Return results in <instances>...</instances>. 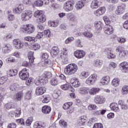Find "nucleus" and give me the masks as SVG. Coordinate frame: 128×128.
<instances>
[{
	"label": "nucleus",
	"instance_id": "64",
	"mask_svg": "<svg viewBox=\"0 0 128 128\" xmlns=\"http://www.w3.org/2000/svg\"><path fill=\"white\" fill-rule=\"evenodd\" d=\"M8 128H16V124L15 123L12 122L8 124Z\"/></svg>",
	"mask_w": 128,
	"mask_h": 128
},
{
	"label": "nucleus",
	"instance_id": "30",
	"mask_svg": "<svg viewBox=\"0 0 128 128\" xmlns=\"http://www.w3.org/2000/svg\"><path fill=\"white\" fill-rule=\"evenodd\" d=\"M60 52V48L56 46H54L51 50L50 54L53 56H58Z\"/></svg>",
	"mask_w": 128,
	"mask_h": 128
},
{
	"label": "nucleus",
	"instance_id": "19",
	"mask_svg": "<svg viewBox=\"0 0 128 128\" xmlns=\"http://www.w3.org/2000/svg\"><path fill=\"white\" fill-rule=\"evenodd\" d=\"M46 91V88L45 87H38L36 90V94L37 96H42Z\"/></svg>",
	"mask_w": 128,
	"mask_h": 128
},
{
	"label": "nucleus",
	"instance_id": "58",
	"mask_svg": "<svg viewBox=\"0 0 128 128\" xmlns=\"http://www.w3.org/2000/svg\"><path fill=\"white\" fill-rule=\"evenodd\" d=\"M44 4V3L42 1H41V0H38L35 2L36 6H42Z\"/></svg>",
	"mask_w": 128,
	"mask_h": 128
},
{
	"label": "nucleus",
	"instance_id": "28",
	"mask_svg": "<svg viewBox=\"0 0 128 128\" xmlns=\"http://www.w3.org/2000/svg\"><path fill=\"white\" fill-rule=\"evenodd\" d=\"M100 90V88H93L91 89L89 88L88 92L90 96H94V94L99 92Z\"/></svg>",
	"mask_w": 128,
	"mask_h": 128
},
{
	"label": "nucleus",
	"instance_id": "17",
	"mask_svg": "<svg viewBox=\"0 0 128 128\" xmlns=\"http://www.w3.org/2000/svg\"><path fill=\"white\" fill-rule=\"evenodd\" d=\"M90 88L88 87H81L78 90V92L82 96H86L88 94Z\"/></svg>",
	"mask_w": 128,
	"mask_h": 128
},
{
	"label": "nucleus",
	"instance_id": "47",
	"mask_svg": "<svg viewBox=\"0 0 128 128\" xmlns=\"http://www.w3.org/2000/svg\"><path fill=\"white\" fill-rule=\"evenodd\" d=\"M9 74L10 76H14L18 74V70L16 69L10 70H9Z\"/></svg>",
	"mask_w": 128,
	"mask_h": 128
},
{
	"label": "nucleus",
	"instance_id": "57",
	"mask_svg": "<svg viewBox=\"0 0 128 128\" xmlns=\"http://www.w3.org/2000/svg\"><path fill=\"white\" fill-rule=\"evenodd\" d=\"M118 40L120 44H124V42H126V40L124 38L119 37L118 38Z\"/></svg>",
	"mask_w": 128,
	"mask_h": 128
},
{
	"label": "nucleus",
	"instance_id": "15",
	"mask_svg": "<svg viewBox=\"0 0 128 128\" xmlns=\"http://www.w3.org/2000/svg\"><path fill=\"white\" fill-rule=\"evenodd\" d=\"M24 6L22 4H18L14 10V12L17 14H20L22 12L24 11Z\"/></svg>",
	"mask_w": 128,
	"mask_h": 128
},
{
	"label": "nucleus",
	"instance_id": "36",
	"mask_svg": "<svg viewBox=\"0 0 128 128\" xmlns=\"http://www.w3.org/2000/svg\"><path fill=\"white\" fill-rule=\"evenodd\" d=\"M84 6V4L81 1L78 2L75 6L76 8L78 10H82Z\"/></svg>",
	"mask_w": 128,
	"mask_h": 128
},
{
	"label": "nucleus",
	"instance_id": "10",
	"mask_svg": "<svg viewBox=\"0 0 128 128\" xmlns=\"http://www.w3.org/2000/svg\"><path fill=\"white\" fill-rule=\"evenodd\" d=\"M13 44L17 50H20L24 48V42L20 39H14L13 40Z\"/></svg>",
	"mask_w": 128,
	"mask_h": 128
},
{
	"label": "nucleus",
	"instance_id": "16",
	"mask_svg": "<svg viewBox=\"0 0 128 128\" xmlns=\"http://www.w3.org/2000/svg\"><path fill=\"white\" fill-rule=\"evenodd\" d=\"M70 82L74 88H79V86H80V82L78 81V79L76 78H71Z\"/></svg>",
	"mask_w": 128,
	"mask_h": 128
},
{
	"label": "nucleus",
	"instance_id": "31",
	"mask_svg": "<svg viewBox=\"0 0 128 128\" xmlns=\"http://www.w3.org/2000/svg\"><path fill=\"white\" fill-rule=\"evenodd\" d=\"M34 128H46V124H42L40 122H36L33 126Z\"/></svg>",
	"mask_w": 128,
	"mask_h": 128
},
{
	"label": "nucleus",
	"instance_id": "32",
	"mask_svg": "<svg viewBox=\"0 0 128 128\" xmlns=\"http://www.w3.org/2000/svg\"><path fill=\"white\" fill-rule=\"evenodd\" d=\"M29 48L32 50H38L40 48V45L38 43H36L32 46H29Z\"/></svg>",
	"mask_w": 128,
	"mask_h": 128
},
{
	"label": "nucleus",
	"instance_id": "5",
	"mask_svg": "<svg viewBox=\"0 0 128 128\" xmlns=\"http://www.w3.org/2000/svg\"><path fill=\"white\" fill-rule=\"evenodd\" d=\"M96 80H98V75L96 74H93L86 80V82L87 84L90 86V84H94Z\"/></svg>",
	"mask_w": 128,
	"mask_h": 128
},
{
	"label": "nucleus",
	"instance_id": "54",
	"mask_svg": "<svg viewBox=\"0 0 128 128\" xmlns=\"http://www.w3.org/2000/svg\"><path fill=\"white\" fill-rule=\"evenodd\" d=\"M24 40H27L28 42H34L36 41V38L32 36H26L24 38Z\"/></svg>",
	"mask_w": 128,
	"mask_h": 128
},
{
	"label": "nucleus",
	"instance_id": "22",
	"mask_svg": "<svg viewBox=\"0 0 128 128\" xmlns=\"http://www.w3.org/2000/svg\"><path fill=\"white\" fill-rule=\"evenodd\" d=\"M61 88L64 90H70V92H74V89L72 87V86L70 84H64L61 86Z\"/></svg>",
	"mask_w": 128,
	"mask_h": 128
},
{
	"label": "nucleus",
	"instance_id": "29",
	"mask_svg": "<svg viewBox=\"0 0 128 128\" xmlns=\"http://www.w3.org/2000/svg\"><path fill=\"white\" fill-rule=\"evenodd\" d=\"M120 66L122 68L123 72H128V62H123L120 64Z\"/></svg>",
	"mask_w": 128,
	"mask_h": 128
},
{
	"label": "nucleus",
	"instance_id": "38",
	"mask_svg": "<svg viewBox=\"0 0 128 128\" xmlns=\"http://www.w3.org/2000/svg\"><path fill=\"white\" fill-rule=\"evenodd\" d=\"M44 12H42V10H38L34 12V18H38L42 16Z\"/></svg>",
	"mask_w": 128,
	"mask_h": 128
},
{
	"label": "nucleus",
	"instance_id": "44",
	"mask_svg": "<svg viewBox=\"0 0 128 128\" xmlns=\"http://www.w3.org/2000/svg\"><path fill=\"white\" fill-rule=\"evenodd\" d=\"M72 102H68L66 103L63 105V108L65 110H68V108H70L72 106Z\"/></svg>",
	"mask_w": 128,
	"mask_h": 128
},
{
	"label": "nucleus",
	"instance_id": "37",
	"mask_svg": "<svg viewBox=\"0 0 128 128\" xmlns=\"http://www.w3.org/2000/svg\"><path fill=\"white\" fill-rule=\"evenodd\" d=\"M88 76H90V74L88 73V72H82L80 74V78L82 80H84V78H88Z\"/></svg>",
	"mask_w": 128,
	"mask_h": 128
},
{
	"label": "nucleus",
	"instance_id": "55",
	"mask_svg": "<svg viewBox=\"0 0 128 128\" xmlns=\"http://www.w3.org/2000/svg\"><path fill=\"white\" fill-rule=\"evenodd\" d=\"M60 124L61 126H63L64 128H66L68 126L66 122L64 120H60Z\"/></svg>",
	"mask_w": 128,
	"mask_h": 128
},
{
	"label": "nucleus",
	"instance_id": "51",
	"mask_svg": "<svg viewBox=\"0 0 128 128\" xmlns=\"http://www.w3.org/2000/svg\"><path fill=\"white\" fill-rule=\"evenodd\" d=\"M83 35L86 38H92V33L90 32H85L83 33Z\"/></svg>",
	"mask_w": 128,
	"mask_h": 128
},
{
	"label": "nucleus",
	"instance_id": "21",
	"mask_svg": "<svg viewBox=\"0 0 128 128\" xmlns=\"http://www.w3.org/2000/svg\"><path fill=\"white\" fill-rule=\"evenodd\" d=\"M104 32L106 34H112L114 32V28L112 25L104 28Z\"/></svg>",
	"mask_w": 128,
	"mask_h": 128
},
{
	"label": "nucleus",
	"instance_id": "25",
	"mask_svg": "<svg viewBox=\"0 0 128 128\" xmlns=\"http://www.w3.org/2000/svg\"><path fill=\"white\" fill-rule=\"evenodd\" d=\"M110 108L112 110L118 112H120V108H118V104L116 103H112L110 104Z\"/></svg>",
	"mask_w": 128,
	"mask_h": 128
},
{
	"label": "nucleus",
	"instance_id": "45",
	"mask_svg": "<svg viewBox=\"0 0 128 128\" xmlns=\"http://www.w3.org/2000/svg\"><path fill=\"white\" fill-rule=\"evenodd\" d=\"M103 20H104L106 26H110V18L108 17V16H104L103 17Z\"/></svg>",
	"mask_w": 128,
	"mask_h": 128
},
{
	"label": "nucleus",
	"instance_id": "26",
	"mask_svg": "<svg viewBox=\"0 0 128 128\" xmlns=\"http://www.w3.org/2000/svg\"><path fill=\"white\" fill-rule=\"evenodd\" d=\"M24 94H22V92H18L14 96V100L20 102V100H22V98Z\"/></svg>",
	"mask_w": 128,
	"mask_h": 128
},
{
	"label": "nucleus",
	"instance_id": "18",
	"mask_svg": "<svg viewBox=\"0 0 128 128\" xmlns=\"http://www.w3.org/2000/svg\"><path fill=\"white\" fill-rule=\"evenodd\" d=\"M100 0H93L90 4V8L93 10L94 8H98L100 6Z\"/></svg>",
	"mask_w": 128,
	"mask_h": 128
},
{
	"label": "nucleus",
	"instance_id": "24",
	"mask_svg": "<svg viewBox=\"0 0 128 128\" xmlns=\"http://www.w3.org/2000/svg\"><path fill=\"white\" fill-rule=\"evenodd\" d=\"M110 76H104L101 80L100 84L103 86H106L108 84V82H110Z\"/></svg>",
	"mask_w": 128,
	"mask_h": 128
},
{
	"label": "nucleus",
	"instance_id": "8",
	"mask_svg": "<svg viewBox=\"0 0 128 128\" xmlns=\"http://www.w3.org/2000/svg\"><path fill=\"white\" fill-rule=\"evenodd\" d=\"M36 28L32 24H28L26 25V27L22 29L24 32L26 34H32L34 32Z\"/></svg>",
	"mask_w": 128,
	"mask_h": 128
},
{
	"label": "nucleus",
	"instance_id": "56",
	"mask_svg": "<svg viewBox=\"0 0 128 128\" xmlns=\"http://www.w3.org/2000/svg\"><path fill=\"white\" fill-rule=\"evenodd\" d=\"M16 122L18 124H21V126H24V120L23 118L17 119Z\"/></svg>",
	"mask_w": 128,
	"mask_h": 128
},
{
	"label": "nucleus",
	"instance_id": "4",
	"mask_svg": "<svg viewBox=\"0 0 128 128\" xmlns=\"http://www.w3.org/2000/svg\"><path fill=\"white\" fill-rule=\"evenodd\" d=\"M21 16L23 20H28L32 17V12L30 10H26L22 12Z\"/></svg>",
	"mask_w": 128,
	"mask_h": 128
},
{
	"label": "nucleus",
	"instance_id": "2",
	"mask_svg": "<svg viewBox=\"0 0 128 128\" xmlns=\"http://www.w3.org/2000/svg\"><path fill=\"white\" fill-rule=\"evenodd\" d=\"M78 65L74 63L68 64L64 68V72L66 74H74L78 72Z\"/></svg>",
	"mask_w": 128,
	"mask_h": 128
},
{
	"label": "nucleus",
	"instance_id": "46",
	"mask_svg": "<svg viewBox=\"0 0 128 128\" xmlns=\"http://www.w3.org/2000/svg\"><path fill=\"white\" fill-rule=\"evenodd\" d=\"M18 59L12 56H10L7 59V62H18Z\"/></svg>",
	"mask_w": 128,
	"mask_h": 128
},
{
	"label": "nucleus",
	"instance_id": "41",
	"mask_svg": "<svg viewBox=\"0 0 128 128\" xmlns=\"http://www.w3.org/2000/svg\"><path fill=\"white\" fill-rule=\"evenodd\" d=\"M38 20L39 22H40L41 24H44V22L46 20V15L43 14L42 16L38 18Z\"/></svg>",
	"mask_w": 128,
	"mask_h": 128
},
{
	"label": "nucleus",
	"instance_id": "53",
	"mask_svg": "<svg viewBox=\"0 0 128 128\" xmlns=\"http://www.w3.org/2000/svg\"><path fill=\"white\" fill-rule=\"evenodd\" d=\"M22 114V109L20 108H18L15 112V116L18 118Z\"/></svg>",
	"mask_w": 128,
	"mask_h": 128
},
{
	"label": "nucleus",
	"instance_id": "13",
	"mask_svg": "<svg viewBox=\"0 0 128 128\" xmlns=\"http://www.w3.org/2000/svg\"><path fill=\"white\" fill-rule=\"evenodd\" d=\"M74 56L77 58H82L86 56V52L82 50H77L74 52Z\"/></svg>",
	"mask_w": 128,
	"mask_h": 128
},
{
	"label": "nucleus",
	"instance_id": "42",
	"mask_svg": "<svg viewBox=\"0 0 128 128\" xmlns=\"http://www.w3.org/2000/svg\"><path fill=\"white\" fill-rule=\"evenodd\" d=\"M44 64L45 66H47L48 68H52L54 66V64L50 60H45Z\"/></svg>",
	"mask_w": 128,
	"mask_h": 128
},
{
	"label": "nucleus",
	"instance_id": "60",
	"mask_svg": "<svg viewBox=\"0 0 128 128\" xmlns=\"http://www.w3.org/2000/svg\"><path fill=\"white\" fill-rule=\"evenodd\" d=\"M44 35V32H38L36 36V38L40 40V38H43Z\"/></svg>",
	"mask_w": 128,
	"mask_h": 128
},
{
	"label": "nucleus",
	"instance_id": "7",
	"mask_svg": "<svg viewBox=\"0 0 128 128\" xmlns=\"http://www.w3.org/2000/svg\"><path fill=\"white\" fill-rule=\"evenodd\" d=\"M28 76H30V74H28V70L26 68H23L19 72V77L22 80H28Z\"/></svg>",
	"mask_w": 128,
	"mask_h": 128
},
{
	"label": "nucleus",
	"instance_id": "50",
	"mask_svg": "<svg viewBox=\"0 0 128 128\" xmlns=\"http://www.w3.org/2000/svg\"><path fill=\"white\" fill-rule=\"evenodd\" d=\"M50 84L52 86H58V80L56 78H53L50 80Z\"/></svg>",
	"mask_w": 128,
	"mask_h": 128
},
{
	"label": "nucleus",
	"instance_id": "40",
	"mask_svg": "<svg viewBox=\"0 0 128 128\" xmlns=\"http://www.w3.org/2000/svg\"><path fill=\"white\" fill-rule=\"evenodd\" d=\"M4 108L6 110H10V108H14L16 106L12 103L8 102L4 106Z\"/></svg>",
	"mask_w": 128,
	"mask_h": 128
},
{
	"label": "nucleus",
	"instance_id": "48",
	"mask_svg": "<svg viewBox=\"0 0 128 128\" xmlns=\"http://www.w3.org/2000/svg\"><path fill=\"white\" fill-rule=\"evenodd\" d=\"M34 120V118L32 116L29 117L26 120V124L28 126H30V124H32V122Z\"/></svg>",
	"mask_w": 128,
	"mask_h": 128
},
{
	"label": "nucleus",
	"instance_id": "27",
	"mask_svg": "<svg viewBox=\"0 0 128 128\" xmlns=\"http://www.w3.org/2000/svg\"><path fill=\"white\" fill-rule=\"evenodd\" d=\"M42 110L43 114H50V112L52 108L50 106H45L42 108Z\"/></svg>",
	"mask_w": 128,
	"mask_h": 128
},
{
	"label": "nucleus",
	"instance_id": "35",
	"mask_svg": "<svg viewBox=\"0 0 128 128\" xmlns=\"http://www.w3.org/2000/svg\"><path fill=\"white\" fill-rule=\"evenodd\" d=\"M120 80L118 78H114L112 80V84L113 86H115V88H116L120 86Z\"/></svg>",
	"mask_w": 128,
	"mask_h": 128
},
{
	"label": "nucleus",
	"instance_id": "14",
	"mask_svg": "<svg viewBox=\"0 0 128 128\" xmlns=\"http://www.w3.org/2000/svg\"><path fill=\"white\" fill-rule=\"evenodd\" d=\"M66 18L71 22H76V16L72 12H70L66 14Z\"/></svg>",
	"mask_w": 128,
	"mask_h": 128
},
{
	"label": "nucleus",
	"instance_id": "23",
	"mask_svg": "<svg viewBox=\"0 0 128 128\" xmlns=\"http://www.w3.org/2000/svg\"><path fill=\"white\" fill-rule=\"evenodd\" d=\"M94 26L96 30H102L104 24L100 21H96L94 22Z\"/></svg>",
	"mask_w": 128,
	"mask_h": 128
},
{
	"label": "nucleus",
	"instance_id": "63",
	"mask_svg": "<svg viewBox=\"0 0 128 128\" xmlns=\"http://www.w3.org/2000/svg\"><path fill=\"white\" fill-rule=\"evenodd\" d=\"M96 108V106L94 104H90L88 106V110H94Z\"/></svg>",
	"mask_w": 128,
	"mask_h": 128
},
{
	"label": "nucleus",
	"instance_id": "3",
	"mask_svg": "<svg viewBox=\"0 0 128 128\" xmlns=\"http://www.w3.org/2000/svg\"><path fill=\"white\" fill-rule=\"evenodd\" d=\"M116 52H119L118 56L120 58H124L128 54V50H124L122 46H118L116 49Z\"/></svg>",
	"mask_w": 128,
	"mask_h": 128
},
{
	"label": "nucleus",
	"instance_id": "20",
	"mask_svg": "<svg viewBox=\"0 0 128 128\" xmlns=\"http://www.w3.org/2000/svg\"><path fill=\"white\" fill-rule=\"evenodd\" d=\"M104 12H106V8L101 7L95 11L94 14L97 16H102V14H104Z\"/></svg>",
	"mask_w": 128,
	"mask_h": 128
},
{
	"label": "nucleus",
	"instance_id": "12",
	"mask_svg": "<svg viewBox=\"0 0 128 128\" xmlns=\"http://www.w3.org/2000/svg\"><path fill=\"white\" fill-rule=\"evenodd\" d=\"M126 10V4H121L120 6H118L117 9L116 10V14L118 16L122 14Z\"/></svg>",
	"mask_w": 128,
	"mask_h": 128
},
{
	"label": "nucleus",
	"instance_id": "33",
	"mask_svg": "<svg viewBox=\"0 0 128 128\" xmlns=\"http://www.w3.org/2000/svg\"><path fill=\"white\" fill-rule=\"evenodd\" d=\"M103 64L102 60L98 59L94 61V66L96 68H102V66Z\"/></svg>",
	"mask_w": 128,
	"mask_h": 128
},
{
	"label": "nucleus",
	"instance_id": "9",
	"mask_svg": "<svg viewBox=\"0 0 128 128\" xmlns=\"http://www.w3.org/2000/svg\"><path fill=\"white\" fill-rule=\"evenodd\" d=\"M2 52L4 54H10L12 50V46L10 44H6L3 45L2 47Z\"/></svg>",
	"mask_w": 128,
	"mask_h": 128
},
{
	"label": "nucleus",
	"instance_id": "62",
	"mask_svg": "<svg viewBox=\"0 0 128 128\" xmlns=\"http://www.w3.org/2000/svg\"><path fill=\"white\" fill-rule=\"evenodd\" d=\"M74 38L73 37H70L68 38L66 40H65V44H70L72 40H74Z\"/></svg>",
	"mask_w": 128,
	"mask_h": 128
},
{
	"label": "nucleus",
	"instance_id": "43",
	"mask_svg": "<svg viewBox=\"0 0 128 128\" xmlns=\"http://www.w3.org/2000/svg\"><path fill=\"white\" fill-rule=\"evenodd\" d=\"M122 94L126 96L128 94V86L125 85L124 86L122 89Z\"/></svg>",
	"mask_w": 128,
	"mask_h": 128
},
{
	"label": "nucleus",
	"instance_id": "34",
	"mask_svg": "<svg viewBox=\"0 0 128 128\" xmlns=\"http://www.w3.org/2000/svg\"><path fill=\"white\" fill-rule=\"evenodd\" d=\"M28 58L30 64H33L34 62V52H30L28 53Z\"/></svg>",
	"mask_w": 128,
	"mask_h": 128
},
{
	"label": "nucleus",
	"instance_id": "61",
	"mask_svg": "<svg viewBox=\"0 0 128 128\" xmlns=\"http://www.w3.org/2000/svg\"><path fill=\"white\" fill-rule=\"evenodd\" d=\"M107 58H116V56L112 54L110 52H108L107 54Z\"/></svg>",
	"mask_w": 128,
	"mask_h": 128
},
{
	"label": "nucleus",
	"instance_id": "39",
	"mask_svg": "<svg viewBox=\"0 0 128 128\" xmlns=\"http://www.w3.org/2000/svg\"><path fill=\"white\" fill-rule=\"evenodd\" d=\"M86 117L85 116H82L79 120V126H84V124H86Z\"/></svg>",
	"mask_w": 128,
	"mask_h": 128
},
{
	"label": "nucleus",
	"instance_id": "1",
	"mask_svg": "<svg viewBox=\"0 0 128 128\" xmlns=\"http://www.w3.org/2000/svg\"><path fill=\"white\" fill-rule=\"evenodd\" d=\"M52 72H46L42 76L37 78L34 80V84L36 86H44L48 82V78H52Z\"/></svg>",
	"mask_w": 128,
	"mask_h": 128
},
{
	"label": "nucleus",
	"instance_id": "49",
	"mask_svg": "<svg viewBox=\"0 0 128 128\" xmlns=\"http://www.w3.org/2000/svg\"><path fill=\"white\" fill-rule=\"evenodd\" d=\"M44 100H42L43 104H48L50 102V97L48 96H43Z\"/></svg>",
	"mask_w": 128,
	"mask_h": 128
},
{
	"label": "nucleus",
	"instance_id": "11",
	"mask_svg": "<svg viewBox=\"0 0 128 128\" xmlns=\"http://www.w3.org/2000/svg\"><path fill=\"white\" fill-rule=\"evenodd\" d=\"M105 102L106 98H104V96H96L94 97V102H95L97 104H104Z\"/></svg>",
	"mask_w": 128,
	"mask_h": 128
},
{
	"label": "nucleus",
	"instance_id": "59",
	"mask_svg": "<svg viewBox=\"0 0 128 128\" xmlns=\"http://www.w3.org/2000/svg\"><path fill=\"white\" fill-rule=\"evenodd\" d=\"M93 128H104V126L102 123H97L94 124Z\"/></svg>",
	"mask_w": 128,
	"mask_h": 128
},
{
	"label": "nucleus",
	"instance_id": "6",
	"mask_svg": "<svg viewBox=\"0 0 128 128\" xmlns=\"http://www.w3.org/2000/svg\"><path fill=\"white\" fill-rule=\"evenodd\" d=\"M74 2L68 0L64 3V9L66 12H72L74 10Z\"/></svg>",
	"mask_w": 128,
	"mask_h": 128
},
{
	"label": "nucleus",
	"instance_id": "52",
	"mask_svg": "<svg viewBox=\"0 0 128 128\" xmlns=\"http://www.w3.org/2000/svg\"><path fill=\"white\" fill-rule=\"evenodd\" d=\"M8 80V78L6 76H4L2 77H1L0 78V86H2V84H4Z\"/></svg>",
	"mask_w": 128,
	"mask_h": 128
}]
</instances>
